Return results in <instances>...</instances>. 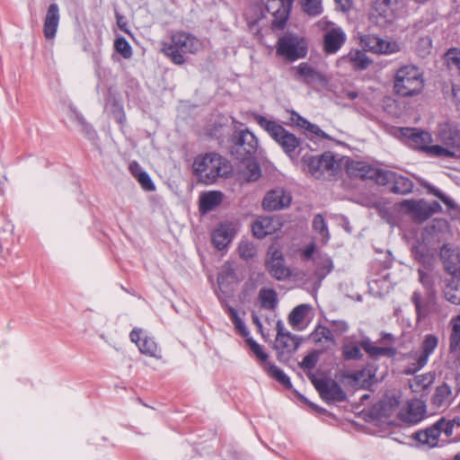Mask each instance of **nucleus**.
Listing matches in <instances>:
<instances>
[{"label": "nucleus", "mask_w": 460, "mask_h": 460, "mask_svg": "<svg viewBox=\"0 0 460 460\" xmlns=\"http://www.w3.org/2000/svg\"><path fill=\"white\" fill-rule=\"evenodd\" d=\"M401 208L417 223H422L434 214L442 212V207L437 200L429 203L424 199H405L401 202Z\"/></svg>", "instance_id": "6e6552de"}, {"label": "nucleus", "mask_w": 460, "mask_h": 460, "mask_svg": "<svg viewBox=\"0 0 460 460\" xmlns=\"http://www.w3.org/2000/svg\"><path fill=\"white\" fill-rule=\"evenodd\" d=\"M361 44L365 49L375 54L391 55L401 50L397 41L387 40L374 34L362 36Z\"/></svg>", "instance_id": "2eb2a0df"}, {"label": "nucleus", "mask_w": 460, "mask_h": 460, "mask_svg": "<svg viewBox=\"0 0 460 460\" xmlns=\"http://www.w3.org/2000/svg\"><path fill=\"white\" fill-rule=\"evenodd\" d=\"M291 195L282 188H277L267 192L262 208L268 211L280 210L288 208L291 203Z\"/></svg>", "instance_id": "aec40b11"}, {"label": "nucleus", "mask_w": 460, "mask_h": 460, "mask_svg": "<svg viewBox=\"0 0 460 460\" xmlns=\"http://www.w3.org/2000/svg\"><path fill=\"white\" fill-rule=\"evenodd\" d=\"M203 48L202 41L191 33L186 31H175L172 33L170 40L164 42L162 52L170 60L178 66L185 64V55H194Z\"/></svg>", "instance_id": "20e7f679"}, {"label": "nucleus", "mask_w": 460, "mask_h": 460, "mask_svg": "<svg viewBox=\"0 0 460 460\" xmlns=\"http://www.w3.org/2000/svg\"><path fill=\"white\" fill-rule=\"evenodd\" d=\"M435 380V374L428 372L425 374L415 376L411 383L412 392L419 393L422 390L428 389Z\"/></svg>", "instance_id": "ea45409f"}, {"label": "nucleus", "mask_w": 460, "mask_h": 460, "mask_svg": "<svg viewBox=\"0 0 460 460\" xmlns=\"http://www.w3.org/2000/svg\"><path fill=\"white\" fill-rule=\"evenodd\" d=\"M303 161L308 172L317 179L323 177L325 172L333 173L336 168L334 156L331 152H325L317 156L304 155Z\"/></svg>", "instance_id": "ddd939ff"}, {"label": "nucleus", "mask_w": 460, "mask_h": 460, "mask_svg": "<svg viewBox=\"0 0 460 460\" xmlns=\"http://www.w3.org/2000/svg\"><path fill=\"white\" fill-rule=\"evenodd\" d=\"M451 90L453 100L457 107L460 108V84H453Z\"/></svg>", "instance_id": "338daca9"}, {"label": "nucleus", "mask_w": 460, "mask_h": 460, "mask_svg": "<svg viewBox=\"0 0 460 460\" xmlns=\"http://www.w3.org/2000/svg\"><path fill=\"white\" fill-rule=\"evenodd\" d=\"M310 306L305 304L296 306L288 315V323L291 326L295 327L300 324L306 316Z\"/></svg>", "instance_id": "de8ad7c7"}, {"label": "nucleus", "mask_w": 460, "mask_h": 460, "mask_svg": "<svg viewBox=\"0 0 460 460\" xmlns=\"http://www.w3.org/2000/svg\"><path fill=\"white\" fill-rule=\"evenodd\" d=\"M310 338L316 345L322 344L323 341L335 344V339L332 331L328 327L321 324H318L314 328L313 332L310 334Z\"/></svg>", "instance_id": "a19ab883"}, {"label": "nucleus", "mask_w": 460, "mask_h": 460, "mask_svg": "<svg viewBox=\"0 0 460 460\" xmlns=\"http://www.w3.org/2000/svg\"><path fill=\"white\" fill-rule=\"evenodd\" d=\"M436 252L437 250L434 247L421 242L418 238L416 239L415 243L411 246V254L414 260L427 270L432 267Z\"/></svg>", "instance_id": "bb28decb"}, {"label": "nucleus", "mask_w": 460, "mask_h": 460, "mask_svg": "<svg viewBox=\"0 0 460 460\" xmlns=\"http://www.w3.org/2000/svg\"><path fill=\"white\" fill-rule=\"evenodd\" d=\"M230 143V153L238 161L251 160L258 155L259 140L248 128L235 130Z\"/></svg>", "instance_id": "423d86ee"}, {"label": "nucleus", "mask_w": 460, "mask_h": 460, "mask_svg": "<svg viewBox=\"0 0 460 460\" xmlns=\"http://www.w3.org/2000/svg\"><path fill=\"white\" fill-rule=\"evenodd\" d=\"M238 254L245 261L252 260L257 255L256 245L248 240H242L238 244Z\"/></svg>", "instance_id": "c03bdc74"}, {"label": "nucleus", "mask_w": 460, "mask_h": 460, "mask_svg": "<svg viewBox=\"0 0 460 460\" xmlns=\"http://www.w3.org/2000/svg\"><path fill=\"white\" fill-rule=\"evenodd\" d=\"M413 186V182L409 178L400 175L394 178L392 191L405 195L412 191Z\"/></svg>", "instance_id": "a18cd8bd"}, {"label": "nucleus", "mask_w": 460, "mask_h": 460, "mask_svg": "<svg viewBox=\"0 0 460 460\" xmlns=\"http://www.w3.org/2000/svg\"><path fill=\"white\" fill-rule=\"evenodd\" d=\"M347 36L341 27H332L323 36V51L328 55L337 53L346 42Z\"/></svg>", "instance_id": "b1692460"}, {"label": "nucleus", "mask_w": 460, "mask_h": 460, "mask_svg": "<svg viewBox=\"0 0 460 460\" xmlns=\"http://www.w3.org/2000/svg\"><path fill=\"white\" fill-rule=\"evenodd\" d=\"M400 400L396 396H386L379 401L373 408L376 417L390 418L398 410Z\"/></svg>", "instance_id": "c756f323"}, {"label": "nucleus", "mask_w": 460, "mask_h": 460, "mask_svg": "<svg viewBox=\"0 0 460 460\" xmlns=\"http://www.w3.org/2000/svg\"><path fill=\"white\" fill-rule=\"evenodd\" d=\"M452 402V389L447 383L436 387L434 394L430 398L431 405L439 409L441 407H447Z\"/></svg>", "instance_id": "2f4dec72"}, {"label": "nucleus", "mask_w": 460, "mask_h": 460, "mask_svg": "<svg viewBox=\"0 0 460 460\" xmlns=\"http://www.w3.org/2000/svg\"><path fill=\"white\" fill-rule=\"evenodd\" d=\"M192 168L199 181L207 185L216 182L218 178H227L233 172L230 162L216 153L196 156Z\"/></svg>", "instance_id": "f03ea898"}, {"label": "nucleus", "mask_w": 460, "mask_h": 460, "mask_svg": "<svg viewBox=\"0 0 460 460\" xmlns=\"http://www.w3.org/2000/svg\"><path fill=\"white\" fill-rule=\"evenodd\" d=\"M253 118L257 124L269 134L290 159L296 158V150L297 154L304 150L302 139L290 133L277 121L269 119L261 114H254Z\"/></svg>", "instance_id": "7ed1b4c3"}, {"label": "nucleus", "mask_w": 460, "mask_h": 460, "mask_svg": "<svg viewBox=\"0 0 460 460\" xmlns=\"http://www.w3.org/2000/svg\"><path fill=\"white\" fill-rule=\"evenodd\" d=\"M444 60L449 69H456L460 74V49H449L444 55Z\"/></svg>", "instance_id": "8fccbe9b"}, {"label": "nucleus", "mask_w": 460, "mask_h": 460, "mask_svg": "<svg viewBox=\"0 0 460 460\" xmlns=\"http://www.w3.org/2000/svg\"><path fill=\"white\" fill-rule=\"evenodd\" d=\"M226 310L232 323H234V328L238 331L240 335H242L243 337H244L246 339L250 338L249 337L250 332H249L244 322L239 316L237 310L230 305H226Z\"/></svg>", "instance_id": "37998d69"}, {"label": "nucleus", "mask_w": 460, "mask_h": 460, "mask_svg": "<svg viewBox=\"0 0 460 460\" xmlns=\"http://www.w3.org/2000/svg\"><path fill=\"white\" fill-rule=\"evenodd\" d=\"M115 17H116L117 25L119 28V30L128 35H131V32H130L129 29L128 28V23H127L125 17L118 12H116Z\"/></svg>", "instance_id": "680f3d73"}, {"label": "nucleus", "mask_w": 460, "mask_h": 460, "mask_svg": "<svg viewBox=\"0 0 460 460\" xmlns=\"http://www.w3.org/2000/svg\"><path fill=\"white\" fill-rule=\"evenodd\" d=\"M308 132L316 135L317 137H320L321 138L327 139L329 137L328 135L323 131L317 125L309 123V125L305 128Z\"/></svg>", "instance_id": "e2e57ef3"}, {"label": "nucleus", "mask_w": 460, "mask_h": 460, "mask_svg": "<svg viewBox=\"0 0 460 460\" xmlns=\"http://www.w3.org/2000/svg\"><path fill=\"white\" fill-rule=\"evenodd\" d=\"M223 201V194L217 190L204 192L199 197V211L203 214L214 210Z\"/></svg>", "instance_id": "473e14b6"}, {"label": "nucleus", "mask_w": 460, "mask_h": 460, "mask_svg": "<svg viewBox=\"0 0 460 460\" xmlns=\"http://www.w3.org/2000/svg\"><path fill=\"white\" fill-rule=\"evenodd\" d=\"M429 193L434 195L438 198L447 207L449 208H456L457 206L456 202L449 197H447L445 193H443L439 189L431 186L428 189Z\"/></svg>", "instance_id": "6e6d98bb"}, {"label": "nucleus", "mask_w": 460, "mask_h": 460, "mask_svg": "<svg viewBox=\"0 0 460 460\" xmlns=\"http://www.w3.org/2000/svg\"><path fill=\"white\" fill-rule=\"evenodd\" d=\"M411 302L415 307L417 321L420 322L432 313L436 305L435 294L427 293V296L423 297L420 291L415 290L411 296Z\"/></svg>", "instance_id": "5701e85b"}, {"label": "nucleus", "mask_w": 460, "mask_h": 460, "mask_svg": "<svg viewBox=\"0 0 460 460\" xmlns=\"http://www.w3.org/2000/svg\"><path fill=\"white\" fill-rule=\"evenodd\" d=\"M322 352V350H313L309 352L304 357L303 360L299 362V367L304 370H311L314 368L319 361Z\"/></svg>", "instance_id": "3c124183"}, {"label": "nucleus", "mask_w": 460, "mask_h": 460, "mask_svg": "<svg viewBox=\"0 0 460 460\" xmlns=\"http://www.w3.org/2000/svg\"><path fill=\"white\" fill-rule=\"evenodd\" d=\"M130 341L137 344L139 351L142 354L150 357H156L158 352V347L152 337L147 335L143 336V331L141 329L134 328L129 333Z\"/></svg>", "instance_id": "a878e982"}, {"label": "nucleus", "mask_w": 460, "mask_h": 460, "mask_svg": "<svg viewBox=\"0 0 460 460\" xmlns=\"http://www.w3.org/2000/svg\"><path fill=\"white\" fill-rule=\"evenodd\" d=\"M418 47L422 48V54L429 53L432 48V40L429 36L420 38Z\"/></svg>", "instance_id": "052dcab7"}, {"label": "nucleus", "mask_w": 460, "mask_h": 460, "mask_svg": "<svg viewBox=\"0 0 460 460\" xmlns=\"http://www.w3.org/2000/svg\"><path fill=\"white\" fill-rule=\"evenodd\" d=\"M330 323L333 332L340 334L347 332L349 328V323L344 320H332Z\"/></svg>", "instance_id": "bf43d9fd"}, {"label": "nucleus", "mask_w": 460, "mask_h": 460, "mask_svg": "<svg viewBox=\"0 0 460 460\" xmlns=\"http://www.w3.org/2000/svg\"><path fill=\"white\" fill-rule=\"evenodd\" d=\"M427 406L420 399H412L397 412L398 419L406 424L415 425L426 418Z\"/></svg>", "instance_id": "dca6fc26"}, {"label": "nucleus", "mask_w": 460, "mask_h": 460, "mask_svg": "<svg viewBox=\"0 0 460 460\" xmlns=\"http://www.w3.org/2000/svg\"><path fill=\"white\" fill-rule=\"evenodd\" d=\"M447 226V220L435 218L422 229L418 239L438 250Z\"/></svg>", "instance_id": "6ab92c4d"}, {"label": "nucleus", "mask_w": 460, "mask_h": 460, "mask_svg": "<svg viewBox=\"0 0 460 460\" xmlns=\"http://www.w3.org/2000/svg\"><path fill=\"white\" fill-rule=\"evenodd\" d=\"M294 71L295 79L306 85L325 82L324 75L308 62L300 63L297 66L294 67Z\"/></svg>", "instance_id": "393cba45"}, {"label": "nucleus", "mask_w": 460, "mask_h": 460, "mask_svg": "<svg viewBox=\"0 0 460 460\" xmlns=\"http://www.w3.org/2000/svg\"><path fill=\"white\" fill-rule=\"evenodd\" d=\"M347 171L350 177L360 179H373L378 172L364 162L351 161L347 165Z\"/></svg>", "instance_id": "7c9ffc66"}, {"label": "nucleus", "mask_w": 460, "mask_h": 460, "mask_svg": "<svg viewBox=\"0 0 460 460\" xmlns=\"http://www.w3.org/2000/svg\"><path fill=\"white\" fill-rule=\"evenodd\" d=\"M315 252V245L314 243H309L305 249L303 251V257L305 260L313 259L314 253Z\"/></svg>", "instance_id": "774afa93"}, {"label": "nucleus", "mask_w": 460, "mask_h": 460, "mask_svg": "<svg viewBox=\"0 0 460 460\" xmlns=\"http://www.w3.org/2000/svg\"><path fill=\"white\" fill-rule=\"evenodd\" d=\"M394 87L395 93L402 97L417 95L424 87L422 74L415 66H402L395 74Z\"/></svg>", "instance_id": "39448f33"}, {"label": "nucleus", "mask_w": 460, "mask_h": 460, "mask_svg": "<svg viewBox=\"0 0 460 460\" xmlns=\"http://www.w3.org/2000/svg\"><path fill=\"white\" fill-rule=\"evenodd\" d=\"M303 11L309 16H317L323 11L322 0H298Z\"/></svg>", "instance_id": "09e8293b"}, {"label": "nucleus", "mask_w": 460, "mask_h": 460, "mask_svg": "<svg viewBox=\"0 0 460 460\" xmlns=\"http://www.w3.org/2000/svg\"><path fill=\"white\" fill-rule=\"evenodd\" d=\"M277 337L274 349L277 350V358L280 362L288 361L291 355L298 349L299 341L296 336L285 330L282 321L276 324Z\"/></svg>", "instance_id": "9d476101"}, {"label": "nucleus", "mask_w": 460, "mask_h": 460, "mask_svg": "<svg viewBox=\"0 0 460 460\" xmlns=\"http://www.w3.org/2000/svg\"><path fill=\"white\" fill-rule=\"evenodd\" d=\"M276 53L288 62L305 58L308 53L307 40L296 34H285L277 41Z\"/></svg>", "instance_id": "0eeeda50"}, {"label": "nucleus", "mask_w": 460, "mask_h": 460, "mask_svg": "<svg viewBox=\"0 0 460 460\" xmlns=\"http://www.w3.org/2000/svg\"><path fill=\"white\" fill-rule=\"evenodd\" d=\"M246 342L255 356L264 363V366H266L269 362V355L263 351L261 346L251 337L246 339Z\"/></svg>", "instance_id": "5fc2aeb1"}, {"label": "nucleus", "mask_w": 460, "mask_h": 460, "mask_svg": "<svg viewBox=\"0 0 460 460\" xmlns=\"http://www.w3.org/2000/svg\"><path fill=\"white\" fill-rule=\"evenodd\" d=\"M438 137L447 147L460 149V129H456L447 123L440 125Z\"/></svg>", "instance_id": "c85d7f7f"}, {"label": "nucleus", "mask_w": 460, "mask_h": 460, "mask_svg": "<svg viewBox=\"0 0 460 460\" xmlns=\"http://www.w3.org/2000/svg\"><path fill=\"white\" fill-rule=\"evenodd\" d=\"M264 369L270 377L277 380L287 389H290L292 387L290 378L276 365L271 362H268L266 366H264Z\"/></svg>", "instance_id": "58836bf2"}, {"label": "nucleus", "mask_w": 460, "mask_h": 460, "mask_svg": "<svg viewBox=\"0 0 460 460\" xmlns=\"http://www.w3.org/2000/svg\"><path fill=\"white\" fill-rule=\"evenodd\" d=\"M438 420H444L440 426L441 433L444 432L447 438L451 437L454 433L455 429L452 423L449 420H446L445 418H440Z\"/></svg>", "instance_id": "0e129e2a"}, {"label": "nucleus", "mask_w": 460, "mask_h": 460, "mask_svg": "<svg viewBox=\"0 0 460 460\" xmlns=\"http://www.w3.org/2000/svg\"><path fill=\"white\" fill-rule=\"evenodd\" d=\"M395 342V337L389 332H382L377 343L383 346H377L371 339L365 336L357 344L353 341L345 342L342 345L341 352L345 360H360L363 358V349L367 356L372 359H379L381 357L393 358L397 355V349L393 346Z\"/></svg>", "instance_id": "f257e3e1"}, {"label": "nucleus", "mask_w": 460, "mask_h": 460, "mask_svg": "<svg viewBox=\"0 0 460 460\" xmlns=\"http://www.w3.org/2000/svg\"><path fill=\"white\" fill-rule=\"evenodd\" d=\"M259 299L261 307L273 310L277 306V292L273 288H261L259 292Z\"/></svg>", "instance_id": "79ce46f5"}, {"label": "nucleus", "mask_w": 460, "mask_h": 460, "mask_svg": "<svg viewBox=\"0 0 460 460\" xmlns=\"http://www.w3.org/2000/svg\"><path fill=\"white\" fill-rule=\"evenodd\" d=\"M137 179L145 190L151 191L155 189V186L151 177L146 172H140Z\"/></svg>", "instance_id": "13d9d810"}, {"label": "nucleus", "mask_w": 460, "mask_h": 460, "mask_svg": "<svg viewBox=\"0 0 460 460\" xmlns=\"http://www.w3.org/2000/svg\"><path fill=\"white\" fill-rule=\"evenodd\" d=\"M439 338L434 333L424 335L420 344V353L416 354L415 361L407 367L403 373L405 375H414L422 369L429 362V357L438 347Z\"/></svg>", "instance_id": "9b49d317"}, {"label": "nucleus", "mask_w": 460, "mask_h": 460, "mask_svg": "<svg viewBox=\"0 0 460 460\" xmlns=\"http://www.w3.org/2000/svg\"><path fill=\"white\" fill-rule=\"evenodd\" d=\"M105 108L110 110L113 118L119 125H124L126 122V114L123 106L113 95L111 88L108 90V94L105 100Z\"/></svg>", "instance_id": "f704fd0d"}, {"label": "nucleus", "mask_w": 460, "mask_h": 460, "mask_svg": "<svg viewBox=\"0 0 460 460\" xmlns=\"http://www.w3.org/2000/svg\"><path fill=\"white\" fill-rule=\"evenodd\" d=\"M245 165L242 173L246 181H255L261 176V170L257 161V155L247 161H239Z\"/></svg>", "instance_id": "e433bc0d"}, {"label": "nucleus", "mask_w": 460, "mask_h": 460, "mask_svg": "<svg viewBox=\"0 0 460 460\" xmlns=\"http://www.w3.org/2000/svg\"><path fill=\"white\" fill-rule=\"evenodd\" d=\"M346 58H348L351 66L358 70L367 69L371 63L367 54L358 49L349 51Z\"/></svg>", "instance_id": "4c0bfd02"}, {"label": "nucleus", "mask_w": 460, "mask_h": 460, "mask_svg": "<svg viewBox=\"0 0 460 460\" xmlns=\"http://www.w3.org/2000/svg\"><path fill=\"white\" fill-rule=\"evenodd\" d=\"M446 270L450 277L446 279L443 288L444 297L449 303L460 305V265L446 264Z\"/></svg>", "instance_id": "f3484780"}, {"label": "nucleus", "mask_w": 460, "mask_h": 460, "mask_svg": "<svg viewBox=\"0 0 460 460\" xmlns=\"http://www.w3.org/2000/svg\"><path fill=\"white\" fill-rule=\"evenodd\" d=\"M76 119L78 122L83 126L84 130H85L86 134L89 136L95 135V131L92 128L91 125H89L84 117L81 114H76Z\"/></svg>", "instance_id": "69168bd1"}, {"label": "nucleus", "mask_w": 460, "mask_h": 460, "mask_svg": "<svg viewBox=\"0 0 460 460\" xmlns=\"http://www.w3.org/2000/svg\"><path fill=\"white\" fill-rule=\"evenodd\" d=\"M444 420H437L431 426L414 432L411 438L420 446H426L429 448H434L438 445L439 437L441 435V424Z\"/></svg>", "instance_id": "412c9836"}, {"label": "nucleus", "mask_w": 460, "mask_h": 460, "mask_svg": "<svg viewBox=\"0 0 460 460\" xmlns=\"http://www.w3.org/2000/svg\"><path fill=\"white\" fill-rule=\"evenodd\" d=\"M419 280L422 287L426 289L427 293L434 294V279L431 274L425 271L424 269L420 268L417 270Z\"/></svg>", "instance_id": "864d4df0"}, {"label": "nucleus", "mask_w": 460, "mask_h": 460, "mask_svg": "<svg viewBox=\"0 0 460 460\" xmlns=\"http://www.w3.org/2000/svg\"><path fill=\"white\" fill-rule=\"evenodd\" d=\"M238 232L237 224L231 221L222 222L211 233V242L217 250L226 248Z\"/></svg>", "instance_id": "a211bd4d"}, {"label": "nucleus", "mask_w": 460, "mask_h": 460, "mask_svg": "<svg viewBox=\"0 0 460 460\" xmlns=\"http://www.w3.org/2000/svg\"><path fill=\"white\" fill-rule=\"evenodd\" d=\"M402 137H404L409 145L415 149L422 150L428 153V148L432 142L430 133L415 128H402L401 129Z\"/></svg>", "instance_id": "4be33fe9"}, {"label": "nucleus", "mask_w": 460, "mask_h": 460, "mask_svg": "<svg viewBox=\"0 0 460 460\" xmlns=\"http://www.w3.org/2000/svg\"><path fill=\"white\" fill-rule=\"evenodd\" d=\"M60 21V13L58 4H50L43 22V34L47 40H53L56 37Z\"/></svg>", "instance_id": "cd10ccee"}, {"label": "nucleus", "mask_w": 460, "mask_h": 460, "mask_svg": "<svg viewBox=\"0 0 460 460\" xmlns=\"http://www.w3.org/2000/svg\"><path fill=\"white\" fill-rule=\"evenodd\" d=\"M428 154L438 156V157H452L454 153L448 148L443 147L438 145L430 146L428 148Z\"/></svg>", "instance_id": "4d7b16f0"}, {"label": "nucleus", "mask_w": 460, "mask_h": 460, "mask_svg": "<svg viewBox=\"0 0 460 460\" xmlns=\"http://www.w3.org/2000/svg\"><path fill=\"white\" fill-rule=\"evenodd\" d=\"M114 49L126 59L130 58L133 55L130 44L122 36L116 38L114 41Z\"/></svg>", "instance_id": "603ef678"}, {"label": "nucleus", "mask_w": 460, "mask_h": 460, "mask_svg": "<svg viewBox=\"0 0 460 460\" xmlns=\"http://www.w3.org/2000/svg\"><path fill=\"white\" fill-rule=\"evenodd\" d=\"M276 229L274 221L270 217H260L252 225V234L258 239H262L265 236L273 234Z\"/></svg>", "instance_id": "72a5a7b5"}, {"label": "nucleus", "mask_w": 460, "mask_h": 460, "mask_svg": "<svg viewBox=\"0 0 460 460\" xmlns=\"http://www.w3.org/2000/svg\"><path fill=\"white\" fill-rule=\"evenodd\" d=\"M314 261L316 265L314 275L320 281H322L332 271L334 268L332 260L327 254H318Z\"/></svg>", "instance_id": "c9c22d12"}, {"label": "nucleus", "mask_w": 460, "mask_h": 460, "mask_svg": "<svg viewBox=\"0 0 460 460\" xmlns=\"http://www.w3.org/2000/svg\"><path fill=\"white\" fill-rule=\"evenodd\" d=\"M265 268L270 275L279 281H283L290 278L292 272L289 267L286 265V260L281 249L271 244L265 257Z\"/></svg>", "instance_id": "1a4fd4ad"}, {"label": "nucleus", "mask_w": 460, "mask_h": 460, "mask_svg": "<svg viewBox=\"0 0 460 460\" xmlns=\"http://www.w3.org/2000/svg\"><path fill=\"white\" fill-rule=\"evenodd\" d=\"M308 378L326 402H341L347 399V394L341 386L334 380L319 379L314 374H307Z\"/></svg>", "instance_id": "f8f14e48"}, {"label": "nucleus", "mask_w": 460, "mask_h": 460, "mask_svg": "<svg viewBox=\"0 0 460 460\" xmlns=\"http://www.w3.org/2000/svg\"><path fill=\"white\" fill-rule=\"evenodd\" d=\"M312 226L314 231L321 235L323 243H326L330 239V233L323 215L316 214L314 217Z\"/></svg>", "instance_id": "49530a36"}, {"label": "nucleus", "mask_w": 460, "mask_h": 460, "mask_svg": "<svg viewBox=\"0 0 460 460\" xmlns=\"http://www.w3.org/2000/svg\"><path fill=\"white\" fill-rule=\"evenodd\" d=\"M399 8V0H376L371 17L380 25L390 24L397 18Z\"/></svg>", "instance_id": "4468645a"}]
</instances>
